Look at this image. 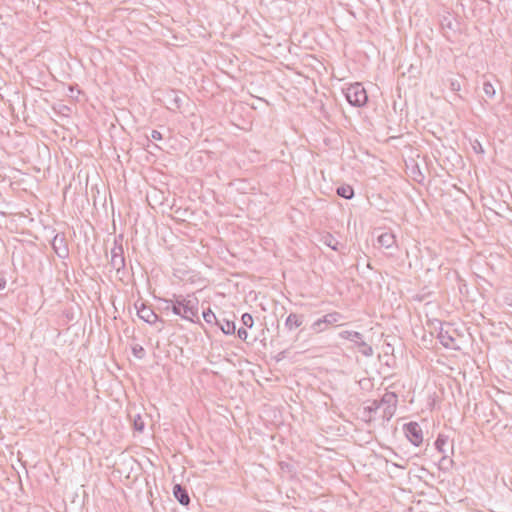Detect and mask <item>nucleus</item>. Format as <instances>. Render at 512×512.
Masks as SVG:
<instances>
[{"instance_id": "nucleus-1", "label": "nucleus", "mask_w": 512, "mask_h": 512, "mask_svg": "<svg viewBox=\"0 0 512 512\" xmlns=\"http://www.w3.org/2000/svg\"><path fill=\"white\" fill-rule=\"evenodd\" d=\"M198 304L199 301L196 297L174 294L173 303H171V312L184 320L199 323Z\"/></svg>"}, {"instance_id": "nucleus-2", "label": "nucleus", "mask_w": 512, "mask_h": 512, "mask_svg": "<svg viewBox=\"0 0 512 512\" xmlns=\"http://www.w3.org/2000/svg\"><path fill=\"white\" fill-rule=\"evenodd\" d=\"M343 94L351 106L363 107L368 102L367 92L362 83L356 82L349 84L342 89Z\"/></svg>"}, {"instance_id": "nucleus-3", "label": "nucleus", "mask_w": 512, "mask_h": 512, "mask_svg": "<svg viewBox=\"0 0 512 512\" xmlns=\"http://www.w3.org/2000/svg\"><path fill=\"white\" fill-rule=\"evenodd\" d=\"M456 330L450 324L440 323L437 338L441 345L447 349L460 350V346L454 336Z\"/></svg>"}, {"instance_id": "nucleus-4", "label": "nucleus", "mask_w": 512, "mask_h": 512, "mask_svg": "<svg viewBox=\"0 0 512 512\" xmlns=\"http://www.w3.org/2000/svg\"><path fill=\"white\" fill-rule=\"evenodd\" d=\"M122 237V235H119L118 237L115 238L114 247L111 249L110 266L118 273L121 270H124L125 268V257L122 246Z\"/></svg>"}, {"instance_id": "nucleus-5", "label": "nucleus", "mask_w": 512, "mask_h": 512, "mask_svg": "<svg viewBox=\"0 0 512 512\" xmlns=\"http://www.w3.org/2000/svg\"><path fill=\"white\" fill-rule=\"evenodd\" d=\"M378 401L380 406H386L383 411V416L386 417L387 420H390L394 416L397 409L398 395L395 392L387 391Z\"/></svg>"}, {"instance_id": "nucleus-6", "label": "nucleus", "mask_w": 512, "mask_h": 512, "mask_svg": "<svg viewBox=\"0 0 512 512\" xmlns=\"http://www.w3.org/2000/svg\"><path fill=\"white\" fill-rule=\"evenodd\" d=\"M407 439L414 445L420 446L423 443V432L417 422L411 421L403 425Z\"/></svg>"}, {"instance_id": "nucleus-7", "label": "nucleus", "mask_w": 512, "mask_h": 512, "mask_svg": "<svg viewBox=\"0 0 512 512\" xmlns=\"http://www.w3.org/2000/svg\"><path fill=\"white\" fill-rule=\"evenodd\" d=\"M164 98L167 103V108L170 111L177 112L181 111L183 101L187 99V96L181 91L171 89L165 93Z\"/></svg>"}, {"instance_id": "nucleus-8", "label": "nucleus", "mask_w": 512, "mask_h": 512, "mask_svg": "<svg viewBox=\"0 0 512 512\" xmlns=\"http://www.w3.org/2000/svg\"><path fill=\"white\" fill-rule=\"evenodd\" d=\"M51 246L59 258L66 259L69 256L68 243L64 234H56L51 242Z\"/></svg>"}, {"instance_id": "nucleus-9", "label": "nucleus", "mask_w": 512, "mask_h": 512, "mask_svg": "<svg viewBox=\"0 0 512 512\" xmlns=\"http://www.w3.org/2000/svg\"><path fill=\"white\" fill-rule=\"evenodd\" d=\"M135 308L137 309V315L140 319L145 321L148 324H155L157 321L164 323V321L158 317V315L151 309V307L141 303L140 306L135 304Z\"/></svg>"}, {"instance_id": "nucleus-10", "label": "nucleus", "mask_w": 512, "mask_h": 512, "mask_svg": "<svg viewBox=\"0 0 512 512\" xmlns=\"http://www.w3.org/2000/svg\"><path fill=\"white\" fill-rule=\"evenodd\" d=\"M173 495L181 505L187 507L190 504L191 499L189 493L186 487L181 484H175L173 486Z\"/></svg>"}, {"instance_id": "nucleus-11", "label": "nucleus", "mask_w": 512, "mask_h": 512, "mask_svg": "<svg viewBox=\"0 0 512 512\" xmlns=\"http://www.w3.org/2000/svg\"><path fill=\"white\" fill-rule=\"evenodd\" d=\"M304 318L303 314L290 313L285 320L284 326L288 331H293L303 324Z\"/></svg>"}, {"instance_id": "nucleus-12", "label": "nucleus", "mask_w": 512, "mask_h": 512, "mask_svg": "<svg viewBox=\"0 0 512 512\" xmlns=\"http://www.w3.org/2000/svg\"><path fill=\"white\" fill-rule=\"evenodd\" d=\"M217 326L225 335H234L236 333V325L234 320L225 318L219 319L217 321Z\"/></svg>"}, {"instance_id": "nucleus-13", "label": "nucleus", "mask_w": 512, "mask_h": 512, "mask_svg": "<svg viewBox=\"0 0 512 512\" xmlns=\"http://www.w3.org/2000/svg\"><path fill=\"white\" fill-rule=\"evenodd\" d=\"M319 242L327 247H330L334 251H338L339 242L329 232H325V233L321 234L319 237Z\"/></svg>"}, {"instance_id": "nucleus-14", "label": "nucleus", "mask_w": 512, "mask_h": 512, "mask_svg": "<svg viewBox=\"0 0 512 512\" xmlns=\"http://www.w3.org/2000/svg\"><path fill=\"white\" fill-rule=\"evenodd\" d=\"M336 194L346 200H350L354 197V189L348 184H343L336 188Z\"/></svg>"}, {"instance_id": "nucleus-15", "label": "nucleus", "mask_w": 512, "mask_h": 512, "mask_svg": "<svg viewBox=\"0 0 512 512\" xmlns=\"http://www.w3.org/2000/svg\"><path fill=\"white\" fill-rule=\"evenodd\" d=\"M395 242V236L392 233L385 232L378 236V243L387 249L391 248Z\"/></svg>"}, {"instance_id": "nucleus-16", "label": "nucleus", "mask_w": 512, "mask_h": 512, "mask_svg": "<svg viewBox=\"0 0 512 512\" xmlns=\"http://www.w3.org/2000/svg\"><path fill=\"white\" fill-rule=\"evenodd\" d=\"M342 319H344V316L340 312H337V311H333V312L328 313L323 316V321L325 322L327 327L329 325H332V324H335V323L341 321Z\"/></svg>"}, {"instance_id": "nucleus-17", "label": "nucleus", "mask_w": 512, "mask_h": 512, "mask_svg": "<svg viewBox=\"0 0 512 512\" xmlns=\"http://www.w3.org/2000/svg\"><path fill=\"white\" fill-rule=\"evenodd\" d=\"M339 337L341 339L349 340V341L356 343L357 340H361L363 338V335L357 331L345 330V331H341L339 333Z\"/></svg>"}, {"instance_id": "nucleus-18", "label": "nucleus", "mask_w": 512, "mask_h": 512, "mask_svg": "<svg viewBox=\"0 0 512 512\" xmlns=\"http://www.w3.org/2000/svg\"><path fill=\"white\" fill-rule=\"evenodd\" d=\"M355 345L359 348V352L365 357H371L374 353L372 346L361 340H357Z\"/></svg>"}, {"instance_id": "nucleus-19", "label": "nucleus", "mask_w": 512, "mask_h": 512, "mask_svg": "<svg viewBox=\"0 0 512 512\" xmlns=\"http://www.w3.org/2000/svg\"><path fill=\"white\" fill-rule=\"evenodd\" d=\"M449 437L444 434H439L434 442L435 448L439 453H446L445 445L448 443Z\"/></svg>"}, {"instance_id": "nucleus-20", "label": "nucleus", "mask_w": 512, "mask_h": 512, "mask_svg": "<svg viewBox=\"0 0 512 512\" xmlns=\"http://www.w3.org/2000/svg\"><path fill=\"white\" fill-rule=\"evenodd\" d=\"M483 91H484L485 96L490 100L493 99L496 95V90H495L494 85L488 80L483 82Z\"/></svg>"}, {"instance_id": "nucleus-21", "label": "nucleus", "mask_w": 512, "mask_h": 512, "mask_svg": "<svg viewBox=\"0 0 512 512\" xmlns=\"http://www.w3.org/2000/svg\"><path fill=\"white\" fill-rule=\"evenodd\" d=\"M203 318L205 320L206 323L208 324H215L217 325V321L219 320L215 313L210 309L208 308L207 310L203 311Z\"/></svg>"}, {"instance_id": "nucleus-22", "label": "nucleus", "mask_w": 512, "mask_h": 512, "mask_svg": "<svg viewBox=\"0 0 512 512\" xmlns=\"http://www.w3.org/2000/svg\"><path fill=\"white\" fill-rule=\"evenodd\" d=\"M133 428L135 431L142 433L145 428V422L140 414L135 415L133 419Z\"/></svg>"}, {"instance_id": "nucleus-23", "label": "nucleus", "mask_w": 512, "mask_h": 512, "mask_svg": "<svg viewBox=\"0 0 512 512\" xmlns=\"http://www.w3.org/2000/svg\"><path fill=\"white\" fill-rule=\"evenodd\" d=\"M311 329L315 333H321V332L325 331L327 329V326H326L325 322L323 321V317L314 321L311 325Z\"/></svg>"}, {"instance_id": "nucleus-24", "label": "nucleus", "mask_w": 512, "mask_h": 512, "mask_svg": "<svg viewBox=\"0 0 512 512\" xmlns=\"http://www.w3.org/2000/svg\"><path fill=\"white\" fill-rule=\"evenodd\" d=\"M361 390L370 392L373 389V381L370 378H362L358 381Z\"/></svg>"}, {"instance_id": "nucleus-25", "label": "nucleus", "mask_w": 512, "mask_h": 512, "mask_svg": "<svg viewBox=\"0 0 512 512\" xmlns=\"http://www.w3.org/2000/svg\"><path fill=\"white\" fill-rule=\"evenodd\" d=\"M453 460L451 458H449L446 453L443 454L442 458L440 459V462H439V468L441 470H449V468L453 465Z\"/></svg>"}, {"instance_id": "nucleus-26", "label": "nucleus", "mask_w": 512, "mask_h": 512, "mask_svg": "<svg viewBox=\"0 0 512 512\" xmlns=\"http://www.w3.org/2000/svg\"><path fill=\"white\" fill-rule=\"evenodd\" d=\"M380 407L381 406H380L378 400H372V401H370V405L364 407V412L368 413L369 416H371L372 414H375L379 410Z\"/></svg>"}, {"instance_id": "nucleus-27", "label": "nucleus", "mask_w": 512, "mask_h": 512, "mask_svg": "<svg viewBox=\"0 0 512 512\" xmlns=\"http://www.w3.org/2000/svg\"><path fill=\"white\" fill-rule=\"evenodd\" d=\"M242 324L247 328H252L254 325L253 316L250 313H244L241 317Z\"/></svg>"}, {"instance_id": "nucleus-28", "label": "nucleus", "mask_w": 512, "mask_h": 512, "mask_svg": "<svg viewBox=\"0 0 512 512\" xmlns=\"http://www.w3.org/2000/svg\"><path fill=\"white\" fill-rule=\"evenodd\" d=\"M159 302L161 304V307L160 309L163 311V312H168V311H171V303H173V297L172 298H169V299H159Z\"/></svg>"}, {"instance_id": "nucleus-29", "label": "nucleus", "mask_w": 512, "mask_h": 512, "mask_svg": "<svg viewBox=\"0 0 512 512\" xmlns=\"http://www.w3.org/2000/svg\"><path fill=\"white\" fill-rule=\"evenodd\" d=\"M449 83V89L453 92H458L461 89V84L458 79L450 78L447 80Z\"/></svg>"}, {"instance_id": "nucleus-30", "label": "nucleus", "mask_w": 512, "mask_h": 512, "mask_svg": "<svg viewBox=\"0 0 512 512\" xmlns=\"http://www.w3.org/2000/svg\"><path fill=\"white\" fill-rule=\"evenodd\" d=\"M132 353L138 359H142L145 357V349L141 345H135L132 348Z\"/></svg>"}, {"instance_id": "nucleus-31", "label": "nucleus", "mask_w": 512, "mask_h": 512, "mask_svg": "<svg viewBox=\"0 0 512 512\" xmlns=\"http://www.w3.org/2000/svg\"><path fill=\"white\" fill-rule=\"evenodd\" d=\"M163 138L162 134L158 130H152L150 136H147V140H161Z\"/></svg>"}, {"instance_id": "nucleus-32", "label": "nucleus", "mask_w": 512, "mask_h": 512, "mask_svg": "<svg viewBox=\"0 0 512 512\" xmlns=\"http://www.w3.org/2000/svg\"><path fill=\"white\" fill-rule=\"evenodd\" d=\"M237 336L239 339H241L242 341H246L247 337H248V333H247V330L245 328H239L237 330Z\"/></svg>"}, {"instance_id": "nucleus-33", "label": "nucleus", "mask_w": 512, "mask_h": 512, "mask_svg": "<svg viewBox=\"0 0 512 512\" xmlns=\"http://www.w3.org/2000/svg\"><path fill=\"white\" fill-rule=\"evenodd\" d=\"M503 302L512 307V292H506L504 295H503Z\"/></svg>"}, {"instance_id": "nucleus-34", "label": "nucleus", "mask_w": 512, "mask_h": 512, "mask_svg": "<svg viewBox=\"0 0 512 512\" xmlns=\"http://www.w3.org/2000/svg\"><path fill=\"white\" fill-rule=\"evenodd\" d=\"M71 109L66 105H60L58 112L62 115L68 116Z\"/></svg>"}, {"instance_id": "nucleus-35", "label": "nucleus", "mask_w": 512, "mask_h": 512, "mask_svg": "<svg viewBox=\"0 0 512 512\" xmlns=\"http://www.w3.org/2000/svg\"><path fill=\"white\" fill-rule=\"evenodd\" d=\"M6 286V279L3 277H0V290H3Z\"/></svg>"}, {"instance_id": "nucleus-36", "label": "nucleus", "mask_w": 512, "mask_h": 512, "mask_svg": "<svg viewBox=\"0 0 512 512\" xmlns=\"http://www.w3.org/2000/svg\"><path fill=\"white\" fill-rule=\"evenodd\" d=\"M419 176L421 177V179H417V178H414V179L418 182H421V180L424 178L421 172H419Z\"/></svg>"}]
</instances>
